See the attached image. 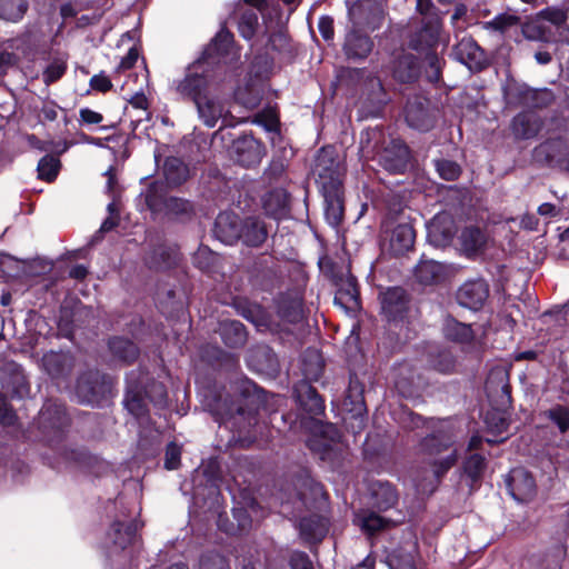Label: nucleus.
<instances>
[{"instance_id": "1", "label": "nucleus", "mask_w": 569, "mask_h": 569, "mask_svg": "<svg viewBox=\"0 0 569 569\" xmlns=\"http://www.w3.org/2000/svg\"><path fill=\"white\" fill-rule=\"evenodd\" d=\"M360 151L365 158H377L380 166L391 173H402L410 160L407 144L398 138L390 137L387 141L379 128L361 132Z\"/></svg>"}, {"instance_id": "2", "label": "nucleus", "mask_w": 569, "mask_h": 569, "mask_svg": "<svg viewBox=\"0 0 569 569\" xmlns=\"http://www.w3.org/2000/svg\"><path fill=\"white\" fill-rule=\"evenodd\" d=\"M429 427L431 432L422 438L419 445L421 453L432 458V473L435 479L443 476L457 461L455 443V431L452 423L448 420H431Z\"/></svg>"}, {"instance_id": "3", "label": "nucleus", "mask_w": 569, "mask_h": 569, "mask_svg": "<svg viewBox=\"0 0 569 569\" xmlns=\"http://www.w3.org/2000/svg\"><path fill=\"white\" fill-rule=\"evenodd\" d=\"M148 401L163 407L167 401L166 387L160 382H152L142 391L138 386H129L123 403L140 427H146L150 422Z\"/></svg>"}, {"instance_id": "4", "label": "nucleus", "mask_w": 569, "mask_h": 569, "mask_svg": "<svg viewBox=\"0 0 569 569\" xmlns=\"http://www.w3.org/2000/svg\"><path fill=\"white\" fill-rule=\"evenodd\" d=\"M211 86L210 61L200 58L188 67L183 79L176 82V91L182 98L190 99L197 104L201 98L210 93Z\"/></svg>"}, {"instance_id": "5", "label": "nucleus", "mask_w": 569, "mask_h": 569, "mask_svg": "<svg viewBox=\"0 0 569 569\" xmlns=\"http://www.w3.org/2000/svg\"><path fill=\"white\" fill-rule=\"evenodd\" d=\"M312 171L321 190L341 187V177L345 169L333 147H323L319 150Z\"/></svg>"}, {"instance_id": "6", "label": "nucleus", "mask_w": 569, "mask_h": 569, "mask_svg": "<svg viewBox=\"0 0 569 569\" xmlns=\"http://www.w3.org/2000/svg\"><path fill=\"white\" fill-rule=\"evenodd\" d=\"M110 389V378L101 377L98 371H89L78 378L76 396L81 403L96 406Z\"/></svg>"}, {"instance_id": "7", "label": "nucleus", "mask_w": 569, "mask_h": 569, "mask_svg": "<svg viewBox=\"0 0 569 569\" xmlns=\"http://www.w3.org/2000/svg\"><path fill=\"white\" fill-rule=\"evenodd\" d=\"M490 293L488 282L482 278L469 279L457 290L458 303L467 309L478 311L487 302Z\"/></svg>"}, {"instance_id": "8", "label": "nucleus", "mask_w": 569, "mask_h": 569, "mask_svg": "<svg viewBox=\"0 0 569 569\" xmlns=\"http://www.w3.org/2000/svg\"><path fill=\"white\" fill-rule=\"evenodd\" d=\"M74 363V357L70 352L51 350L41 358V368L57 385L69 380Z\"/></svg>"}, {"instance_id": "9", "label": "nucleus", "mask_w": 569, "mask_h": 569, "mask_svg": "<svg viewBox=\"0 0 569 569\" xmlns=\"http://www.w3.org/2000/svg\"><path fill=\"white\" fill-rule=\"evenodd\" d=\"M349 20L355 28L376 30L383 18L381 8L371 0L353 3L348 10Z\"/></svg>"}, {"instance_id": "10", "label": "nucleus", "mask_w": 569, "mask_h": 569, "mask_svg": "<svg viewBox=\"0 0 569 569\" xmlns=\"http://www.w3.org/2000/svg\"><path fill=\"white\" fill-rule=\"evenodd\" d=\"M337 292L335 305L343 309L345 312H356L360 307L359 291L356 278L347 271L336 277Z\"/></svg>"}, {"instance_id": "11", "label": "nucleus", "mask_w": 569, "mask_h": 569, "mask_svg": "<svg viewBox=\"0 0 569 569\" xmlns=\"http://www.w3.org/2000/svg\"><path fill=\"white\" fill-rule=\"evenodd\" d=\"M510 496L518 502L530 500L536 493V482L523 468L512 469L505 479Z\"/></svg>"}, {"instance_id": "12", "label": "nucleus", "mask_w": 569, "mask_h": 569, "mask_svg": "<svg viewBox=\"0 0 569 569\" xmlns=\"http://www.w3.org/2000/svg\"><path fill=\"white\" fill-rule=\"evenodd\" d=\"M233 151L236 161L247 168L259 164L266 154L264 146L250 134H243L234 140Z\"/></svg>"}, {"instance_id": "13", "label": "nucleus", "mask_w": 569, "mask_h": 569, "mask_svg": "<svg viewBox=\"0 0 569 569\" xmlns=\"http://www.w3.org/2000/svg\"><path fill=\"white\" fill-rule=\"evenodd\" d=\"M451 56L469 70H481L487 64L485 51L470 37L462 38L453 47Z\"/></svg>"}, {"instance_id": "14", "label": "nucleus", "mask_w": 569, "mask_h": 569, "mask_svg": "<svg viewBox=\"0 0 569 569\" xmlns=\"http://www.w3.org/2000/svg\"><path fill=\"white\" fill-rule=\"evenodd\" d=\"M440 31L441 20L439 17L425 18L421 28L411 34L409 47L420 52L428 51L438 43Z\"/></svg>"}, {"instance_id": "15", "label": "nucleus", "mask_w": 569, "mask_h": 569, "mask_svg": "<svg viewBox=\"0 0 569 569\" xmlns=\"http://www.w3.org/2000/svg\"><path fill=\"white\" fill-rule=\"evenodd\" d=\"M405 118L409 127L419 131H428L433 127V117L429 110V101L422 97H415L408 100Z\"/></svg>"}, {"instance_id": "16", "label": "nucleus", "mask_w": 569, "mask_h": 569, "mask_svg": "<svg viewBox=\"0 0 569 569\" xmlns=\"http://www.w3.org/2000/svg\"><path fill=\"white\" fill-rule=\"evenodd\" d=\"M373 49V42L371 38L362 33L359 28L349 30L345 38L343 52L348 59L351 60H363L366 59Z\"/></svg>"}, {"instance_id": "17", "label": "nucleus", "mask_w": 569, "mask_h": 569, "mask_svg": "<svg viewBox=\"0 0 569 569\" xmlns=\"http://www.w3.org/2000/svg\"><path fill=\"white\" fill-rule=\"evenodd\" d=\"M242 221L233 212L219 213L214 222V236L226 244H233L240 239Z\"/></svg>"}, {"instance_id": "18", "label": "nucleus", "mask_w": 569, "mask_h": 569, "mask_svg": "<svg viewBox=\"0 0 569 569\" xmlns=\"http://www.w3.org/2000/svg\"><path fill=\"white\" fill-rule=\"evenodd\" d=\"M408 296L402 288L388 289L381 297V309L388 320L402 319L408 310Z\"/></svg>"}, {"instance_id": "19", "label": "nucleus", "mask_w": 569, "mask_h": 569, "mask_svg": "<svg viewBox=\"0 0 569 569\" xmlns=\"http://www.w3.org/2000/svg\"><path fill=\"white\" fill-rule=\"evenodd\" d=\"M569 156V139L557 137L548 139L535 149V158L547 163L561 162Z\"/></svg>"}, {"instance_id": "20", "label": "nucleus", "mask_w": 569, "mask_h": 569, "mask_svg": "<svg viewBox=\"0 0 569 569\" xmlns=\"http://www.w3.org/2000/svg\"><path fill=\"white\" fill-rule=\"evenodd\" d=\"M69 418L64 408L58 403H47L39 413V427L47 432L52 430L60 435L68 426Z\"/></svg>"}, {"instance_id": "21", "label": "nucleus", "mask_w": 569, "mask_h": 569, "mask_svg": "<svg viewBox=\"0 0 569 569\" xmlns=\"http://www.w3.org/2000/svg\"><path fill=\"white\" fill-rule=\"evenodd\" d=\"M395 387L405 397H413L420 387V376L410 363H400L393 371Z\"/></svg>"}, {"instance_id": "22", "label": "nucleus", "mask_w": 569, "mask_h": 569, "mask_svg": "<svg viewBox=\"0 0 569 569\" xmlns=\"http://www.w3.org/2000/svg\"><path fill=\"white\" fill-rule=\"evenodd\" d=\"M295 396L306 412L312 416H318L323 412V400L309 382L300 381L297 383L295 387Z\"/></svg>"}, {"instance_id": "23", "label": "nucleus", "mask_w": 569, "mask_h": 569, "mask_svg": "<svg viewBox=\"0 0 569 569\" xmlns=\"http://www.w3.org/2000/svg\"><path fill=\"white\" fill-rule=\"evenodd\" d=\"M542 127L540 118L531 111L520 112L511 122V130L517 139H531Z\"/></svg>"}, {"instance_id": "24", "label": "nucleus", "mask_w": 569, "mask_h": 569, "mask_svg": "<svg viewBox=\"0 0 569 569\" xmlns=\"http://www.w3.org/2000/svg\"><path fill=\"white\" fill-rule=\"evenodd\" d=\"M262 207L269 217L282 219L289 213V194L284 189H273L264 194Z\"/></svg>"}, {"instance_id": "25", "label": "nucleus", "mask_w": 569, "mask_h": 569, "mask_svg": "<svg viewBox=\"0 0 569 569\" xmlns=\"http://www.w3.org/2000/svg\"><path fill=\"white\" fill-rule=\"evenodd\" d=\"M448 269L443 263L435 260L422 259L417 264L415 276L420 283L432 284L446 279Z\"/></svg>"}, {"instance_id": "26", "label": "nucleus", "mask_w": 569, "mask_h": 569, "mask_svg": "<svg viewBox=\"0 0 569 569\" xmlns=\"http://www.w3.org/2000/svg\"><path fill=\"white\" fill-rule=\"evenodd\" d=\"M196 107L199 118L209 128H213L222 119L226 111L223 103L219 99L211 97L210 93L201 98V101Z\"/></svg>"}, {"instance_id": "27", "label": "nucleus", "mask_w": 569, "mask_h": 569, "mask_svg": "<svg viewBox=\"0 0 569 569\" xmlns=\"http://www.w3.org/2000/svg\"><path fill=\"white\" fill-rule=\"evenodd\" d=\"M415 230L408 223H401L393 228L389 239V250L395 256L409 251L415 243Z\"/></svg>"}, {"instance_id": "28", "label": "nucleus", "mask_w": 569, "mask_h": 569, "mask_svg": "<svg viewBox=\"0 0 569 569\" xmlns=\"http://www.w3.org/2000/svg\"><path fill=\"white\" fill-rule=\"evenodd\" d=\"M147 264L153 269H169L179 261V251L176 246L160 244L146 258Z\"/></svg>"}, {"instance_id": "29", "label": "nucleus", "mask_w": 569, "mask_h": 569, "mask_svg": "<svg viewBox=\"0 0 569 569\" xmlns=\"http://www.w3.org/2000/svg\"><path fill=\"white\" fill-rule=\"evenodd\" d=\"M268 231L263 222L254 217H249L242 221L241 236L239 240L249 247H258L267 239Z\"/></svg>"}, {"instance_id": "30", "label": "nucleus", "mask_w": 569, "mask_h": 569, "mask_svg": "<svg viewBox=\"0 0 569 569\" xmlns=\"http://www.w3.org/2000/svg\"><path fill=\"white\" fill-rule=\"evenodd\" d=\"M325 197V217L328 223L337 227L343 217V204L340 188L322 190Z\"/></svg>"}, {"instance_id": "31", "label": "nucleus", "mask_w": 569, "mask_h": 569, "mask_svg": "<svg viewBox=\"0 0 569 569\" xmlns=\"http://www.w3.org/2000/svg\"><path fill=\"white\" fill-rule=\"evenodd\" d=\"M137 530V521L124 523L120 520H117L112 523L108 532V538L112 541L114 548L123 550L128 545H130L133 541Z\"/></svg>"}, {"instance_id": "32", "label": "nucleus", "mask_w": 569, "mask_h": 569, "mask_svg": "<svg viewBox=\"0 0 569 569\" xmlns=\"http://www.w3.org/2000/svg\"><path fill=\"white\" fill-rule=\"evenodd\" d=\"M219 333L224 345L230 348L242 347L247 341L244 326L238 320H226L220 323Z\"/></svg>"}, {"instance_id": "33", "label": "nucleus", "mask_w": 569, "mask_h": 569, "mask_svg": "<svg viewBox=\"0 0 569 569\" xmlns=\"http://www.w3.org/2000/svg\"><path fill=\"white\" fill-rule=\"evenodd\" d=\"M442 332L448 340L458 343H469L475 333L470 325L460 322L452 317H447L442 323Z\"/></svg>"}, {"instance_id": "34", "label": "nucleus", "mask_w": 569, "mask_h": 569, "mask_svg": "<svg viewBox=\"0 0 569 569\" xmlns=\"http://www.w3.org/2000/svg\"><path fill=\"white\" fill-rule=\"evenodd\" d=\"M392 73L395 79L400 82H410L417 77V59L411 53L401 52L393 62Z\"/></svg>"}, {"instance_id": "35", "label": "nucleus", "mask_w": 569, "mask_h": 569, "mask_svg": "<svg viewBox=\"0 0 569 569\" xmlns=\"http://www.w3.org/2000/svg\"><path fill=\"white\" fill-rule=\"evenodd\" d=\"M459 242L462 251L467 256H472L483 248L486 243V234L478 227H466L459 236Z\"/></svg>"}, {"instance_id": "36", "label": "nucleus", "mask_w": 569, "mask_h": 569, "mask_svg": "<svg viewBox=\"0 0 569 569\" xmlns=\"http://www.w3.org/2000/svg\"><path fill=\"white\" fill-rule=\"evenodd\" d=\"M372 498L376 507L387 510L397 503L398 493L389 482L378 481L372 486Z\"/></svg>"}, {"instance_id": "37", "label": "nucleus", "mask_w": 569, "mask_h": 569, "mask_svg": "<svg viewBox=\"0 0 569 569\" xmlns=\"http://www.w3.org/2000/svg\"><path fill=\"white\" fill-rule=\"evenodd\" d=\"M108 345L112 356L120 361L131 362L138 357V348L129 339L114 337L109 340Z\"/></svg>"}, {"instance_id": "38", "label": "nucleus", "mask_w": 569, "mask_h": 569, "mask_svg": "<svg viewBox=\"0 0 569 569\" xmlns=\"http://www.w3.org/2000/svg\"><path fill=\"white\" fill-rule=\"evenodd\" d=\"M163 174L167 183L170 186H179L188 178V167L176 157H169L164 161Z\"/></svg>"}, {"instance_id": "39", "label": "nucleus", "mask_w": 569, "mask_h": 569, "mask_svg": "<svg viewBox=\"0 0 569 569\" xmlns=\"http://www.w3.org/2000/svg\"><path fill=\"white\" fill-rule=\"evenodd\" d=\"M357 525L367 533L373 535L375 532L388 528L391 521L381 517L372 511H363L356 516Z\"/></svg>"}, {"instance_id": "40", "label": "nucleus", "mask_w": 569, "mask_h": 569, "mask_svg": "<svg viewBox=\"0 0 569 569\" xmlns=\"http://www.w3.org/2000/svg\"><path fill=\"white\" fill-rule=\"evenodd\" d=\"M327 526L317 517L303 518L300 521V533L307 540H320L326 536Z\"/></svg>"}, {"instance_id": "41", "label": "nucleus", "mask_w": 569, "mask_h": 569, "mask_svg": "<svg viewBox=\"0 0 569 569\" xmlns=\"http://www.w3.org/2000/svg\"><path fill=\"white\" fill-rule=\"evenodd\" d=\"M259 27V18L258 13L254 9H244L241 12L239 22H238V30L240 36L246 40H251Z\"/></svg>"}, {"instance_id": "42", "label": "nucleus", "mask_w": 569, "mask_h": 569, "mask_svg": "<svg viewBox=\"0 0 569 569\" xmlns=\"http://www.w3.org/2000/svg\"><path fill=\"white\" fill-rule=\"evenodd\" d=\"M233 36L230 31L222 28L212 42L206 49L202 58H206L208 61L212 58L213 53L224 54L228 52L229 46L232 43Z\"/></svg>"}, {"instance_id": "43", "label": "nucleus", "mask_w": 569, "mask_h": 569, "mask_svg": "<svg viewBox=\"0 0 569 569\" xmlns=\"http://www.w3.org/2000/svg\"><path fill=\"white\" fill-rule=\"evenodd\" d=\"M27 8L24 0H0V18L16 22L23 17Z\"/></svg>"}, {"instance_id": "44", "label": "nucleus", "mask_w": 569, "mask_h": 569, "mask_svg": "<svg viewBox=\"0 0 569 569\" xmlns=\"http://www.w3.org/2000/svg\"><path fill=\"white\" fill-rule=\"evenodd\" d=\"M447 220L448 218L445 216H437L429 224L428 234L430 238H435L438 243L447 242L453 236L451 221H448V226L442 227Z\"/></svg>"}, {"instance_id": "45", "label": "nucleus", "mask_w": 569, "mask_h": 569, "mask_svg": "<svg viewBox=\"0 0 569 569\" xmlns=\"http://www.w3.org/2000/svg\"><path fill=\"white\" fill-rule=\"evenodd\" d=\"M549 419L561 433L569 430V406L556 405L545 412Z\"/></svg>"}, {"instance_id": "46", "label": "nucleus", "mask_w": 569, "mask_h": 569, "mask_svg": "<svg viewBox=\"0 0 569 569\" xmlns=\"http://www.w3.org/2000/svg\"><path fill=\"white\" fill-rule=\"evenodd\" d=\"M519 18L509 13H500L492 20L482 23L483 29L488 31L505 33L510 28L517 26Z\"/></svg>"}, {"instance_id": "47", "label": "nucleus", "mask_w": 569, "mask_h": 569, "mask_svg": "<svg viewBox=\"0 0 569 569\" xmlns=\"http://www.w3.org/2000/svg\"><path fill=\"white\" fill-rule=\"evenodd\" d=\"M485 421L488 430L497 437L508 431L509 421L502 411H488Z\"/></svg>"}, {"instance_id": "48", "label": "nucleus", "mask_w": 569, "mask_h": 569, "mask_svg": "<svg viewBox=\"0 0 569 569\" xmlns=\"http://www.w3.org/2000/svg\"><path fill=\"white\" fill-rule=\"evenodd\" d=\"M486 469V459L479 453L470 455L463 462V471L472 482L479 480Z\"/></svg>"}, {"instance_id": "49", "label": "nucleus", "mask_w": 569, "mask_h": 569, "mask_svg": "<svg viewBox=\"0 0 569 569\" xmlns=\"http://www.w3.org/2000/svg\"><path fill=\"white\" fill-rule=\"evenodd\" d=\"M60 161L57 157L47 154L38 163L39 177L47 181H52L59 171Z\"/></svg>"}, {"instance_id": "50", "label": "nucleus", "mask_w": 569, "mask_h": 569, "mask_svg": "<svg viewBox=\"0 0 569 569\" xmlns=\"http://www.w3.org/2000/svg\"><path fill=\"white\" fill-rule=\"evenodd\" d=\"M435 168L437 172L439 173L440 178L447 181H453L456 180L460 173L461 168L460 166L448 159H436L433 160Z\"/></svg>"}, {"instance_id": "51", "label": "nucleus", "mask_w": 569, "mask_h": 569, "mask_svg": "<svg viewBox=\"0 0 569 569\" xmlns=\"http://www.w3.org/2000/svg\"><path fill=\"white\" fill-rule=\"evenodd\" d=\"M236 100L247 109L256 108L260 102V92L252 86L238 88L234 92Z\"/></svg>"}, {"instance_id": "52", "label": "nucleus", "mask_w": 569, "mask_h": 569, "mask_svg": "<svg viewBox=\"0 0 569 569\" xmlns=\"http://www.w3.org/2000/svg\"><path fill=\"white\" fill-rule=\"evenodd\" d=\"M217 259V254L206 246H200L192 257L193 264L202 271H210Z\"/></svg>"}, {"instance_id": "53", "label": "nucleus", "mask_w": 569, "mask_h": 569, "mask_svg": "<svg viewBox=\"0 0 569 569\" xmlns=\"http://www.w3.org/2000/svg\"><path fill=\"white\" fill-rule=\"evenodd\" d=\"M164 209L169 214L176 217H188L192 213V204L188 200L170 197L163 202Z\"/></svg>"}, {"instance_id": "54", "label": "nucleus", "mask_w": 569, "mask_h": 569, "mask_svg": "<svg viewBox=\"0 0 569 569\" xmlns=\"http://www.w3.org/2000/svg\"><path fill=\"white\" fill-rule=\"evenodd\" d=\"M253 123L262 126L267 131L278 130L279 118L276 109L269 107L254 116Z\"/></svg>"}, {"instance_id": "55", "label": "nucleus", "mask_w": 569, "mask_h": 569, "mask_svg": "<svg viewBox=\"0 0 569 569\" xmlns=\"http://www.w3.org/2000/svg\"><path fill=\"white\" fill-rule=\"evenodd\" d=\"M67 70V62L62 58L54 59L43 72V82L50 84L59 80Z\"/></svg>"}, {"instance_id": "56", "label": "nucleus", "mask_w": 569, "mask_h": 569, "mask_svg": "<svg viewBox=\"0 0 569 569\" xmlns=\"http://www.w3.org/2000/svg\"><path fill=\"white\" fill-rule=\"evenodd\" d=\"M311 359L310 363L303 360L302 371L307 379L318 380L322 372V361L320 355L316 351L308 355Z\"/></svg>"}, {"instance_id": "57", "label": "nucleus", "mask_w": 569, "mask_h": 569, "mask_svg": "<svg viewBox=\"0 0 569 569\" xmlns=\"http://www.w3.org/2000/svg\"><path fill=\"white\" fill-rule=\"evenodd\" d=\"M199 569H230V566L220 553L209 552L201 557Z\"/></svg>"}, {"instance_id": "58", "label": "nucleus", "mask_w": 569, "mask_h": 569, "mask_svg": "<svg viewBox=\"0 0 569 569\" xmlns=\"http://www.w3.org/2000/svg\"><path fill=\"white\" fill-rule=\"evenodd\" d=\"M538 18L549 21L550 23H552L557 27H560L566 23V21L568 19V13H567V11H565L560 8L549 7V8L541 10L538 13Z\"/></svg>"}, {"instance_id": "59", "label": "nucleus", "mask_w": 569, "mask_h": 569, "mask_svg": "<svg viewBox=\"0 0 569 569\" xmlns=\"http://www.w3.org/2000/svg\"><path fill=\"white\" fill-rule=\"evenodd\" d=\"M426 62L428 64L427 74L431 82H437L441 78L443 60L436 52H427Z\"/></svg>"}, {"instance_id": "60", "label": "nucleus", "mask_w": 569, "mask_h": 569, "mask_svg": "<svg viewBox=\"0 0 569 569\" xmlns=\"http://www.w3.org/2000/svg\"><path fill=\"white\" fill-rule=\"evenodd\" d=\"M242 316L258 328L267 327L268 325L267 317L259 306L248 307L242 311Z\"/></svg>"}, {"instance_id": "61", "label": "nucleus", "mask_w": 569, "mask_h": 569, "mask_svg": "<svg viewBox=\"0 0 569 569\" xmlns=\"http://www.w3.org/2000/svg\"><path fill=\"white\" fill-rule=\"evenodd\" d=\"M181 457V448L174 443L170 442L166 449V458H164V467L168 470H174L180 465Z\"/></svg>"}, {"instance_id": "62", "label": "nucleus", "mask_w": 569, "mask_h": 569, "mask_svg": "<svg viewBox=\"0 0 569 569\" xmlns=\"http://www.w3.org/2000/svg\"><path fill=\"white\" fill-rule=\"evenodd\" d=\"M291 569H313L309 556L303 551H292L289 558Z\"/></svg>"}, {"instance_id": "63", "label": "nucleus", "mask_w": 569, "mask_h": 569, "mask_svg": "<svg viewBox=\"0 0 569 569\" xmlns=\"http://www.w3.org/2000/svg\"><path fill=\"white\" fill-rule=\"evenodd\" d=\"M279 313L281 317L288 319L293 322L297 321L301 317V302L299 299H293L290 302V307L284 309L282 306H279Z\"/></svg>"}, {"instance_id": "64", "label": "nucleus", "mask_w": 569, "mask_h": 569, "mask_svg": "<svg viewBox=\"0 0 569 569\" xmlns=\"http://www.w3.org/2000/svg\"><path fill=\"white\" fill-rule=\"evenodd\" d=\"M232 515L238 523L237 530L247 531L251 527L252 520L247 509L233 508Z\"/></svg>"}]
</instances>
